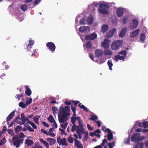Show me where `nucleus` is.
Listing matches in <instances>:
<instances>
[{
    "mask_svg": "<svg viewBox=\"0 0 148 148\" xmlns=\"http://www.w3.org/2000/svg\"><path fill=\"white\" fill-rule=\"evenodd\" d=\"M112 3L105 2H94L88 5V8L90 10L94 11L95 10V7H98V11L99 13L107 14L109 12L108 9Z\"/></svg>",
    "mask_w": 148,
    "mask_h": 148,
    "instance_id": "obj_1",
    "label": "nucleus"
},
{
    "mask_svg": "<svg viewBox=\"0 0 148 148\" xmlns=\"http://www.w3.org/2000/svg\"><path fill=\"white\" fill-rule=\"evenodd\" d=\"M70 113H67L64 111L61 112L60 110L58 113V119L60 123H64L68 119V116L70 115Z\"/></svg>",
    "mask_w": 148,
    "mask_h": 148,
    "instance_id": "obj_2",
    "label": "nucleus"
},
{
    "mask_svg": "<svg viewBox=\"0 0 148 148\" xmlns=\"http://www.w3.org/2000/svg\"><path fill=\"white\" fill-rule=\"evenodd\" d=\"M127 52L125 51H123L118 53L119 55L116 56L114 60L116 62H118L119 60L124 61Z\"/></svg>",
    "mask_w": 148,
    "mask_h": 148,
    "instance_id": "obj_3",
    "label": "nucleus"
},
{
    "mask_svg": "<svg viewBox=\"0 0 148 148\" xmlns=\"http://www.w3.org/2000/svg\"><path fill=\"white\" fill-rule=\"evenodd\" d=\"M13 145L16 148L19 147L20 145L23 142V139H20V138L16 136H14L12 139Z\"/></svg>",
    "mask_w": 148,
    "mask_h": 148,
    "instance_id": "obj_4",
    "label": "nucleus"
},
{
    "mask_svg": "<svg viewBox=\"0 0 148 148\" xmlns=\"http://www.w3.org/2000/svg\"><path fill=\"white\" fill-rule=\"evenodd\" d=\"M123 41L122 40H119L114 42L111 45V49L113 50L118 49L123 44Z\"/></svg>",
    "mask_w": 148,
    "mask_h": 148,
    "instance_id": "obj_5",
    "label": "nucleus"
},
{
    "mask_svg": "<svg viewBox=\"0 0 148 148\" xmlns=\"http://www.w3.org/2000/svg\"><path fill=\"white\" fill-rule=\"evenodd\" d=\"M140 134L139 133L133 134L131 137V140L136 143L146 138L144 136H140Z\"/></svg>",
    "mask_w": 148,
    "mask_h": 148,
    "instance_id": "obj_6",
    "label": "nucleus"
},
{
    "mask_svg": "<svg viewBox=\"0 0 148 148\" xmlns=\"http://www.w3.org/2000/svg\"><path fill=\"white\" fill-rule=\"evenodd\" d=\"M85 132V130L83 127V125L78 126V128L76 130V133L78 134L80 139L82 138V134H84Z\"/></svg>",
    "mask_w": 148,
    "mask_h": 148,
    "instance_id": "obj_7",
    "label": "nucleus"
},
{
    "mask_svg": "<svg viewBox=\"0 0 148 148\" xmlns=\"http://www.w3.org/2000/svg\"><path fill=\"white\" fill-rule=\"evenodd\" d=\"M138 24V21L136 19H133L132 22L130 23L129 27L131 30L134 29L137 27Z\"/></svg>",
    "mask_w": 148,
    "mask_h": 148,
    "instance_id": "obj_8",
    "label": "nucleus"
},
{
    "mask_svg": "<svg viewBox=\"0 0 148 148\" xmlns=\"http://www.w3.org/2000/svg\"><path fill=\"white\" fill-rule=\"evenodd\" d=\"M57 142L59 145H62L66 146L68 145L66 139L65 138H61L60 137H58Z\"/></svg>",
    "mask_w": 148,
    "mask_h": 148,
    "instance_id": "obj_9",
    "label": "nucleus"
},
{
    "mask_svg": "<svg viewBox=\"0 0 148 148\" xmlns=\"http://www.w3.org/2000/svg\"><path fill=\"white\" fill-rule=\"evenodd\" d=\"M90 30V28L88 26H82L79 28V31L81 33H88Z\"/></svg>",
    "mask_w": 148,
    "mask_h": 148,
    "instance_id": "obj_10",
    "label": "nucleus"
},
{
    "mask_svg": "<svg viewBox=\"0 0 148 148\" xmlns=\"http://www.w3.org/2000/svg\"><path fill=\"white\" fill-rule=\"evenodd\" d=\"M97 37V35L95 32L86 36L85 38L86 40H94Z\"/></svg>",
    "mask_w": 148,
    "mask_h": 148,
    "instance_id": "obj_11",
    "label": "nucleus"
},
{
    "mask_svg": "<svg viewBox=\"0 0 148 148\" xmlns=\"http://www.w3.org/2000/svg\"><path fill=\"white\" fill-rule=\"evenodd\" d=\"M46 46L48 48V49L52 52L54 51L56 49L55 45L52 42H48Z\"/></svg>",
    "mask_w": 148,
    "mask_h": 148,
    "instance_id": "obj_12",
    "label": "nucleus"
},
{
    "mask_svg": "<svg viewBox=\"0 0 148 148\" xmlns=\"http://www.w3.org/2000/svg\"><path fill=\"white\" fill-rule=\"evenodd\" d=\"M125 10V9L120 7L117 8L116 10V14L119 17L122 16L123 14L124 11Z\"/></svg>",
    "mask_w": 148,
    "mask_h": 148,
    "instance_id": "obj_13",
    "label": "nucleus"
},
{
    "mask_svg": "<svg viewBox=\"0 0 148 148\" xmlns=\"http://www.w3.org/2000/svg\"><path fill=\"white\" fill-rule=\"evenodd\" d=\"M139 32V29H138L131 32L130 34V37L131 38H134L136 37L138 34Z\"/></svg>",
    "mask_w": 148,
    "mask_h": 148,
    "instance_id": "obj_14",
    "label": "nucleus"
},
{
    "mask_svg": "<svg viewBox=\"0 0 148 148\" xmlns=\"http://www.w3.org/2000/svg\"><path fill=\"white\" fill-rule=\"evenodd\" d=\"M103 54V52L101 50L97 49L95 51V56L97 58L102 57Z\"/></svg>",
    "mask_w": 148,
    "mask_h": 148,
    "instance_id": "obj_15",
    "label": "nucleus"
},
{
    "mask_svg": "<svg viewBox=\"0 0 148 148\" xmlns=\"http://www.w3.org/2000/svg\"><path fill=\"white\" fill-rule=\"evenodd\" d=\"M110 41L106 39L104 40V41L102 43V45L103 47L105 49H107L109 47Z\"/></svg>",
    "mask_w": 148,
    "mask_h": 148,
    "instance_id": "obj_16",
    "label": "nucleus"
},
{
    "mask_svg": "<svg viewBox=\"0 0 148 148\" xmlns=\"http://www.w3.org/2000/svg\"><path fill=\"white\" fill-rule=\"evenodd\" d=\"M24 88L26 89L25 93L28 96H30L32 94V91L29 88V86L27 85H25Z\"/></svg>",
    "mask_w": 148,
    "mask_h": 148,
    "instance_id": "obj_17",
    "label": "nucleus"
},
{
    "mask_svg": "<svg viewBox=\"0 0 148 148\" xmlns=\"http://www.w3.org/2000/svg\"><path fill=\"white\" fill-rule=\"evenodd\" d=\"M107 132L108 133V139L109 140H110L112 139L113 138V135L111 132L110 130L109 129H106Z\"/></svg>",
    "mask_w": 148,
    "mask_h": 148,
    "instance_id": "obj_18",
    "label": "nucleus"
},
{
    "mask_svg": "<svg viewBox=\"0 0 148 148\" xmlns=\"http://www.w3.org/2000/svg\"><path fill=\"white\" fill-rule=\"evenodd\" d=\"M127 31V29L126 28H123L119 33V36L121 37H123Z\"/></svg>",
    "mask_w": 148,
    "mask_h": 148,
    "instance_id": "obj_19",
    "label": "nucleus"
},
{
    "mask_svg": "<svg viewBox=\"0 0 148 148\" xmlns=\"http://www.w3.org/2000/svg\"><path fill=\"white\" fill-rule=\"evenodd\" d=\"M75 147L77 148H83V146L81 143L77 140H76L75 142Z\"/></svg>",
    "mask_w": 148,
    "mask_h": 148,
    "instance_id": "obj_20",
    "label": "nucleus"
},
{
    "mask_svg": "<svg viewBox=\"0 0 148 148\" xmlns=\"http://www.w3.org/2000/svg\"><path fill=\"white\" fill-rule=\"evenodd\" d=\"M86 21L88 24H92L93 21V16L91 15H90L89 16L87 17Z\"/></svg>",
    "mask_w": 148,
    "mask_h": 148,
    "instance_id": "obj_21",
    "label": "nucleus"
},
{
    "mask_svg": "<svg viewBox=\"0 0 148 148\" xmlns=\"http://www.w3.org/2000/svg\"><path fill=\"white\" fill-rule=\"evenodd\" d=\"M47 140L49 142L50 145H51L54 144L56 142V140L54 138H47Z\"/></svg>",
    "mask_w": 148,
    "mask_h": 148,
    "instance_id": "obj_22",
    "label": "nucleus"
},
{
    "mask_svg": "<svg viewBox=\"0 0 148 148\" xmlns=\"http://www.w3.org/2000/svg\"><path fill=\"white\" fill-rule=\"evenodd\" d=\"M15 111V110H14L9 114L8 116L7 117V121H8L11 119L14 116Z\"/></svg>",
    "mask_w": 148,
    "mask_h": 148,
    "instance_id": "obj_23",
    "label": "nucleus"
},
{
    "mask_svg": "<svg viewBox=\"0 0 148 148\" xmlns=\"http://www.w3.org/2000/svg\"><path fill=\"white\" fill-rule=\"evenodd\" d=\"M139 40L140 41L143 43L145 39L146 36L144 33H142L139 35Z\"/></svg>",
    "mask_w": 148,
    "mask_h": 148,
    "instance_id": "obj_24",
    "label": "nucleus"
},
{
    "mask_svg": "<svg viewBox=\"0 0 148 148\" xmlns=\"http://www.w3.org/2000/svg\"><path fill=\"white\" fill-rule=\"evenodd\" d=\"M138 126L140 127L143 126L144 128H147L148 127V122H145L143 123H139Z\"/></svg>",
    "mask_w": 148,
    "mask_h": 148,
    "instance_id": "obj_25",
    "label": "nucleus"
},
{
    "mask_svg": "<svg viewBox=\"0 0 148 148\" xmlns=\"http://www.w3.org/2000/svg\"><path fill=\"white\" fill-rule=\"evenodd\" d=\"M108 26L107 25H102L101 27V32L103 33H104L107 31L108 29Z\"/></svg>",
    "mask_w": 148,
    "mask_h": 148,
    "instance_id": "obj_26",
    "label": "nucleus"
},
{
    "mask_svg": "<svg viewBox=\"0 0 148 148\" xmlns=\"http://www.w3.org/2000/svg\"><path fill=\"white\" fill-rule=\"evenodd\" d=\"M107 142V140L106 139L104 138L101 143V144L95 147L94 148H102V146H104L105 143H106Z\"/></svg>",
    "mask_w": 148,
    "mask_h": 148,
    "instance_id": "obj_27",
    "label": "nucleus"
},
{
    "mask_svg": "<svg viewBox=\"0 0 148 148\" xmlns=\"http://www.w3.org/2000/svg\"><path fill=\"white\" fill-rule=\"evenodd\" d=\"M104 54L105 56H110L112 54V52L110 50L106 49L104 51Z\"/></svg>",
    "mask_w": 148,
    "mask_h": 148,
    "instance_id": "obj_28",
    "label": "nucleus"
},
{
    "mask_svg": "<svg viewBox=\"0 0 148 148\" xmlns=\"http://www.w3.org/2000/svg\"><path fill=\"white\" fill-rule=\"evenodd\" d=\"M143 143H138L136 145H134L133 148H143Z\"/></svg>",
    "mask_w": 148,
    "mask_h": 148,
    "instance_id": "obj_29",
    "label": "nucleus"
},
{
    "mask_svg": "<svg viewBox=\"0 0 148 148\" xmlns=\"http://www.w3.org/2000/svg\"><path fill=\"white\" fill-rule=\"evenodd\" d=\"M39 141L41 143L44 145L47 148H49V145L48 143L46 141L44 140L42 138H40L39 139Z\"/></svg>",
    "mask_w": 148,
    "mask_h": 148,
    "instance_id": "obj_30",
    "label": "nucleus"
},
{
    "mask_svg": "<svg viewBox=\"0 0 148 148\" xmlns=\"http://www.w3.org/2000/svg\"><path fill=\"white\" fill-rule=\"evenodd\" d=\"M40 118V116H36L33 117L34 121L36 124L39 125V123L38 121L39 119Z\"/></svg>",
    "mask_w": 148,
    "mask_h": 148,
    "instance_id": "obj_31",
    "label": "nucleus"
},
{
    "mask_svg": "<svg viewBox=\"0 0 148 148\" xmlns=\"http://www.w3.org/2000/svg\"><path fill=\"white\" fill-rule=\"evenodd\" d=\"M25 144H26L28 146H30L33 144V142L32 140L27 139L26 140Z\"/></svg>",
    "mask_w": 148,
    "mask_h": 148,
    "instance_id": "obj_32",
    "label": "nucleus"
},
{
    "mask_svg": "<svg viewBox=\"0 0 148 148\" xmlns=\"http://www.w3.org/2000/svg\"><path fill=\"white\" fill-rule=\"evenodd\" d=\"M73 125L71 128V131L72 132H74V131L76 130L77 129L78 126L76 125L75 123L72 124Z\"/></svg>",
    "mask_w": 148,
    "mask_h": 148,
    "instance_id": "obj_33",
    "label": "nucleus"
},
{
    "mask_svg": "<svg viewBox=\"0 0 148 148\" xmlns=\"http://www.w3.org/2000/svg\"><path fill=\"white\" fill-rule=\"evenodd\" d=\"M107 64L108 66L109 67V69L110 70H112V67L113 66V64H112V62L111 60H109L108 61Z\"/></svg>",
    "mask_w": 148,
    "mask_h": 148,
    "instance_id": "obj_34",
    "label": "nucleus"
},
{
    "mask_svg": "<svg viewBox=\"0 0 148 148\" xmlns=\"http://www.w3.org/2000/svg\"><path fill=\"white\" fill-rule=\"evenodd\" d=\"M70 107L68 106H66L65 107L64 109L63 108H62V110L61 111V112H63V111H64L67 113H69V112L70 111Z\"/></svg>",
    "mask_w": 148,
    "mask_h": 148,
    "instance_id": "obj_35",
    "label": "nucleus"
},
{
    "mask_svg": "<svg viewBox=\"0 0 148 148\" xmlns=\"http://www.w3.org/2000/svg\"><path fill=\"white\" fill-rule=\"evenodd\" d=\"M29 44L27 45L26 47V49L28 50H29V47H30V46H32L34 44V41L33 40H32L31 39H29Z\"/></svg>",
    "mask_w": 148,
    "mask_h": 148,
    "instance_id": "obj_36",
    "label": "nucleus"
},
{
    "mask_svg": "<svg viewBox=\"0 0 148 148\" xmlns=\"http://www.w3.org/2000/svg\"><path fill=\"white\" fill-rule=\"evenodd\" d=\"M18 105L20 107L23 108H25L27 106L26 104L25 103L23 102L19 103Z\"/></svg>",
    "mask_w": 148,
    "mask_h": 148,
    "instance_id": "obj_37",
    "label": "nucleus"
},
{
    "mask_svg": "<svg viewBox=\"0 0 148 148\" xmlns=\"http://www.w3.org/2000/svg\"><path fill=\"white\" fill-rule=\"evenodd\" d=\"M78 106L79 108L83 109L84 110L88 112V110L87 108L85 107L81 103H79L78 105Z\"/></svg>",
    "mask_w": 148,
    "mask_h": 148,
    "instance_id": "obj_38",
    "label": "nucleus"
},
{
    "mask_svg": "<svg viewBox=\"0 0 148 148\" xmlns=\"http://www.w3.org/2000/svg\"><path fill=\"white\" fill-rule=\"evenodd\" d=\"M22 130V127L21 126L18 125L16 127L15 131L16 133H18Z\"/></svg>",
    "mask_w": 148,
    "mask_h": 148,
    "instance_id": "obj_39",
    "label": "nucleus"
},
{
    "mask_svg": "<svg viewBox=\"0 0 148 148\" xmlns=\"http://www.w3.org/2000/svg\"><path fill=\"white\" fill-rule=\"evenodd\" d=\"M116 30V29L115 28H114L110 30V33H111V34L110 35H108V37H110L111 36H112L114 34Z\"/></svg>",
    "mask_w": 148,
    "mask_h": 148,
    "instance_id": "obj_40",
    "label": "nucleus"
},
{
    "mask_svg": "<svg viewBox=\"0 0 148 148\" xmlns=\"http://www.w3.org/2000/svg\"><path fill=\"white\" fill-rule=\"evenodd\" d=\"M48 120L51 123H52L55 121L53 117L51 115H50L47 118Z\"/></svg>",
    "mask_w": 148,
    "mask_h": 148,
    "instance_id": "obj_41",
    "label": "nucleus"
},
{
    "mask_svg": "<svg viewBox=\"0 0 148 148\" xmlns=\"http://www.w3.org/2000/svg\"><path fill=\"white\" fill-rule=\"evenodd\" d=\"M58 108L55 107L53 106L52 108V110L53 111V114L54 116H55L57 114V110Z\"/></svg>",
    "mask_w": 148,
    "mask_h": 148,
    "instance_id": "obj_42",
    "label": "nucleus"
},
{
    "mask_svg": "<svg viewBox=\"0 0 148 148\" xmlns=\"http://www.w3.org/2000/svg\"><path fill=\"white\" fill-rule=\"evenodd\" d=\"M32 99L31 98H27L26 104L27 106L30 104L32 102Z\"/></svg>",
    "mask_w": 148,
    "mask_h": 148,
    "instance_id": "obj_43",
    "label": "nucleus"
},
{
    "mask_svg": "<svg viewBox=\"0 0 148 148\" xmlns=\"http://www.w3.org/2000/svg\"><path fill=\"white\" fill-rule=\"evenodd\" d=\"M84 49H85V47L86 48H90L91 47V43L90 41H88V42L86 44L85 46L84 45Z\"/></svg>",
    "mask_w": 148,
    "mask_h": 148,
    "instance_id": "obj_44",
    "label": "nucleus"
},
{
    "mask_svg": "<svg viewBox=\"0 0 148 148\" xmlns=\"http://www.w3.org/2000/svg\"><path fill=\"white\" fill-rule=\"evenodd\" d=\"M91 117L89 118V119L90 120L96 121L98 119V117L95 115H91Z\"/></svg>",
    "mask_w": 148,
    "mask_h": 148,
    "instance_id": "obj_45",
    "label": "nucleus"
},
{
    "mask_svg": "<svg viewBox=\"0 0 148 148\" xmlns=\"http://www.w3.org/2000/svg\"><path fill=\"white\" fill-rule=\"evenodd\" d=\"M80 117L76 116L74 117L73 120L72 119H71V122L72 124L75 123V121L76 120H78L80 118Z\"/></svg>",
    "mask_w": 148,
    "mask_h": 148,
    "instance_id": "obj_46",
    "label": "nucleus"
},
{
    "mask_svg": "<svg viewBox=\"0 0 148 148\" xmlns=\"http://www.w3.org/2000/svg\"><path fill=\"white\" fill-rule=\"evenodd\" d=\"M20 120L21 121L22 124L23 125H24L26 121H27L28 122V121H29L28 118L27 117H25Z\"/></svg>",
    "mask_w": 148,
    "mask_h": 148,
    "instance_id": "obj_47",
    "label": "nucleus"
},
{
    "mask_svg": "<svg viewBox=\"0 0 148 148\" xmlns=\"http://www.w3.org/2000/svg\"><path fill=\"white\" fill-rule=\"evenodd\" d=\"M115 142H112L111 143H109L107 145L109 146V148H113V147L115 146Z\"/></svg>",
    "mask_w": 148,
    "mask_h": 148,
    "instance_id": "obj_48",
    "label": "nucleus"
},
{
    "mask_svg": "<svg viewBox=\"0 0 148 148\" xmlns=\"http://www.w3.org/2000/svg\"><path fill=\"white\" fill-rule=\"evenodd\" d=\"M21 8L23 11H25L27 9V6L26 5H23L21 7Z\"/></svg>",
    "mask_w": 148,
    "mask_h": 148,
    "instance_id": "obj_49",
    "label": "nucleus"
},
{
    "mask_svg": "<svg viewBox=\"0 0 148 148\" xmlns=\"http://www.w3.org/2000/svg\"><path fill=\"white\" fill-rule=\"evenodd\" d=\"M130 137L129 136L127 138H126L124 140V143L126 144H130Z\"/></svg>",
    "mask_w": 148,
    "mask_h": 148,
    "instance_id": "obj_50",
    "label": "nucleus"
},
{
    "mask_svg": "<svg viewBox=\"0 0 148 148\" xmlns=\"http://www.w3.org/2000/svg\"><path fill=\"white\" fill-rule=\"evenodd\" d=\"M80 15H78L76 17V18H75V23H76V25H75V27L76 29L77 28V26L78 25H77V24H78V18H79L80 17Z\"/></svg>",
    "mask_w": 148,
    "mask_h": 148,
    "instance_id": "obj_51",
    "label": "nucleus"
},
{
    "mask_svg": "<svg viewBox=\"0 0 148 148\" xmlns=\"http://www.w3.org/2000/svg\"><path fill=\"white\" fill-rule=\"evenodd\" d=\"M5 141V139L4 137H3L1 140H0V146L4 144Z\"/></svg>",
    "mask_w": 148,
    "mask_h": 148,
    "instance_id": "obj_52",
    "label": "nucleus"
},
{
    "mask_svg": "<svg viewBox=\"0 0 148 148\" xmlns=\"http://www.w3.org/2000/svg\"><path fill=\"white\" fill-rule=\"evenodd\" d=\"M28 123L34 129H36L37 128V127L31 121H29Z\"/></svg>",
    "mask_w": 148,
    "mask_h": 148,
    "instance_id": "obj_53",
    "label": "nucleus"
},
{
    "mask_svg": "<svg viewBox=\"0 0 148 148\" xmlns=\"http://www.w3.org/2000/svg\"><path fill=\"white\" fill-rule=\"evenodd\" d=\"M68 124L67 123H66L64 124H61L60 125L62 128L65 129L67 126Z\"/></svg>",
    "mask_w": 148,
    "mask_h": 148,
    "instance_id": "obj_54",
    "label": "nucleus"
},
{
    "mask_svg": "<svg viewBox=\"0 0 148 148\" xmlns=\"http://www.w3.org/2000/svg\"><path fill=\"white\" fill-rule=\"evenodd\" d=\"M17 137L20 138V139L23 138V139L25 137V136L23 132H21L20 134Z\"/></svg>",
    "mask_w": 148,
    "mask_h": 148,
    "instance_id": "obj_55",
    "label": "nucleus"
},
{
    "mask_svg": "<svg viewBox=\"0 0 148 148\" xmlns=\"http://www.w3.org/2000/svg\"><path fill=\"white\" fill-rule=\"evenodd\" d=\"M86 21H85L84 18H83L81 19L79 22V23L80 24L82 25H84L86 24Z\"/></svg>",
    "mask_w": 148,
    "mask_h": 148,
    "instance_id": "obj_56",
    "label": "nucleus"
},
{
    "mask_svg": "<svg viewBox=\"0 0 148 148\" xmlns=\"http://www.w3.org/2000/svg\"><path fill=\"white\" fill-rule=\"evenodd\" d=\"M127 18L126 17H124L122 20V22L124 23L125 24L127 22Z\"/></svg>",
    "mask_w": 148,
    "mask_h": 148,
    "instance_id": "obj_57",
    "label": "nucleus"
},
{
    "mask_svg": "<svg viewBox=\"0 0 148 148\" xmlns=\"http://www.w3.org/2000/svg\"><path fill=\"white\" fill-rule=\"evenodd\" d=\"M73 138L71 137H69L68 138V141L70 143H72L73 142Z\"/></svg>",
    "mask_w": 148,
    "mask_h": 148,
    "instance_id": "obj_58",
    "label": "nucleus"
},
{
    "mask_svg": "<svg viewBox=\"0 0 148 148\" xmlns=\"http://www.w3.org/2000/svg\"><path fill=\"white\" fill-rule=\"evenodd\" d=\"M32 148H43V147L39 145H35Z\"/></svg>",
    "mask_w": 148,
    "mask_h": 148,
    "instance_id": "obj_59",
    "label": "nucleus"
},
{
    "mask_svg": "<svg viewBox=\"0 0 148 148\" xmlns=\"http://www.w3.org/2000/svg\"><path fill=\"white\" fill-rule=\"evenodd\" d=\"M47 135H49L52 137H54L55 136V134L52 132H48Z\"/></svg>",
    "mask_w": 148,
    "mask_h": 148,
    "instance_id": "obj_60",
    "label": "nucleus"
},
{
    "mask_svg": "<svg viewBox=\"0 0 148 148\" xmlns=\"http://www.w3.org/2000/svg\"><path fill=\"white\" fill-rule=\"evenodd\" d=\"M17 18L20 22L22 21L23 19V15L21 14L19 15V17H17Z\"/></svg>",
    "mask_w": 148,
    "mask_h": 148,
    "instance_id": "obj_61",
    "label": "nucleus"
},
{
    "mask_svg": "<svg viewBox=\"0 0 148 148\" xmlns=\"http://www.w3.org/2000/svg\"><path fill=\"white\" fill-rule=\"evenodd\" d=\"M71 109L73 112H76V109L74 106L71 105Z\"/></svg>",
    "mask_w": 148,
    "mask_h": 148,
    "instance_id": "obj_62",
    "label": "nucleus"
},
{
    "mask_svg": "<svg viewBox=\"0 0 148 148\" xmlns=\"http://www.w3.org/2000/svg\"><path fill=\"white\" fill-rule=\"evenodd\" d=\"M77 121H78V123L79 124V125L78 126H80V125H83L82 124V120L81 119V117Z\"/></svg>",
    "mask_w": 148,
    "mask_h": 148,
    "instance_id": "obj_63",
    "label": "nucleus"
},
{
    "mask_svg": "<svg viewBox=\"0 0 148 148\" xmlns=\"http://www.w3.org/2000/svg\"><path fill=\"white\" fill-rule=\"evenodd\" d=\"M16 96L17 97H16L17 98L18 100H19L23 97V94H21L17 95Z\"/></svg>",
    "mask_w": 148,
    "mask_h": 148,
    "instance_id": "obj_64",
    "label": "nucleus"
}]
</instances>
